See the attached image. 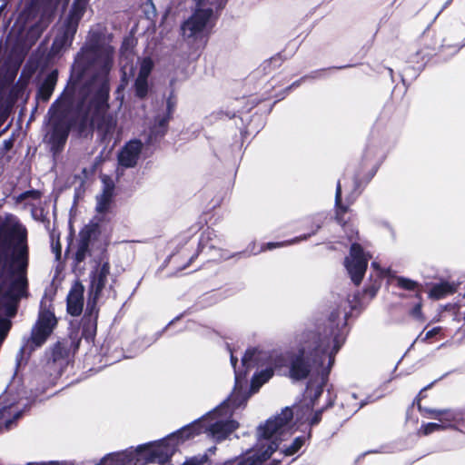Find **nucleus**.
<instances>
[{
  "instance_id": "obj_16",
  "label": "nucleus",
  "mask_w": 465,
  "mask_h": 465,
  "mask_svg": "<svg viewBox=\"0 0 465 465\" xmlns=\"http://www.w3.org/2000/svg\"><path fill=\"white\" fill-rule=\"evenodd\" d=\"M88 0H75L69 15V29L74 33L86 8Z\"/></svg>"
},
{
  "instance_id": "obj_5",
  "label": "nucleus",
  "mask_w": 465,
  "mask_h": 465,
  "mask_svg": "<svg viewBox=\"0 0 465 465\" xmlns=\"http://www.w3.org/2000/svg\"><path fill=\"white\" fill-rule=\"evenodd\" d=\"M196 10L182 25L183 35L195 41L203 38L213 25V0H194Z\"/></svg>"
},
{
  "instance_id": "obj_15",
  "label": "nucleus",
  "mask_w": 465,
  "mask_h": 465,
  "mask_svg": "<svg viewBox=\"0 0 465 465\" xmlns=\"http://www.w3.org/2000/svg\"><path fill=\"white\" fill-rule=\"evenodd\" d=\"M108 109V104L106 102V97L104 95H100L95 98L89 108L88 114L90 115L91 121L94 122L96 119L100 117H104Z\"/></svg>"
},
{
  "instance_id": "obj_27",
  "label": "nucleus",
  "mask_w": 465,
  "mask_h": 465,
  "mask_svg": "<svg viewBox=\"0 0 465 465\" xmlns=\"http://www.w3.org/2000/svg\"><path fill=\"white\" fill-rule=\"evenodd\" d=\"M411 315L417 320H423L420 302L417 303L411 311Z\"/></svg>"
},
{
  "instance_id": "obj_19",
  "label": "nucleus",
  "mask_w": 465,
  "mask_h": 465,
  "mask_svg": "<svg viewBox=\"0 0 465 465\" xmlns=\"http://www.w3.org/2000/svg\"><path fill=\"white\" fill-rule=\"evenodd\" d=\"M153 67V63L151 58H143L139 62V73L137 78L148 79Z\"/></svg>"
},
{
  "instance_id": "obj_31",
  "label": "nucleus",
  "mask_w": 465,
  "mask_h": 465,
  "mask_svg": "<svg viewBox=\"0 0 465 465\" xmlns=\"http://www.w3.org/2000/svg\"><path fill=\"white\" fill-rule=\"evenodd\" d=\"M358 234V232L355 231L354 229H351V235L349 236V240L350 241H352L353 240V235H357Z\"/></svg>"
},
{
  "instance_id": "obj_24",
  "label": "nucleus",
  "mask_w": 465,
  "mask_h": 465,
  "mask_svg": "<svg viewBox=\"0 0 465 465\" xmlns=\"http://www.w3.org/2000/svg\"><path fill=\"white\" fill-rule=\"evenodd\" d=\"M397 284L399 287L408 291H415L419 286L416 282L404 277H398Z\"/></svg>"
},
{
  "instance_id": "obj_20",
  "label": "nucleus",
  "mask_w": 465,
  "mask_h": 465,
  "mask_svg": "<svg viewBox=\"0 0 465 465\" xmlns=\"http://www.w3.org/2000/svg\"><path fill=\"white\" fill-rule=\"evenodd\" d=\"M55 84V76L50 74L41 86L40 94L44 100H48Z\"/></svg>"
},
{
  "instance_id": "obj_11",
  "label": "nucleus",
  "mask_w": 465,
  "mask_h": 465,
  "mask_svg": "<svg viewBox=\"0 0 465 465\" xmlns=\"http://www.w3.org/2000/svg\"><path fill=\"white\" fill-rule=\"evenodd\" d=\"M110 273L109 262H104L94 269L91 273V290L98 296L107 283Z\"/></svg>"
},
{
  "instance_id": "obj_12",
  "label": "nucleus",
  "mask_w": 465,
  "mask_h": 465,
  "mask_svg": "<svg viewBox=\"0 0 465 465\" xmlns=\"http://www.w3.org/2000/svg\"><path fill=\"white\" fill-rule=\"evenodd\" d=\"M83 287L74 285L67 296V310L71 315H79L83 310Z\"/></svg>"
},
{
  "instance_id": "obj_34",
  "label": "nucleus",
  "mask_w": 465,
  "mask_h": 465,
  "mask_svg": "<svg viewBox=\"0 0 465 465\" xmlns=\"http://www.w3.org/2000/svg\"><path fill=\"white\" fill-rule=\"evenodd\" d=\"M321 393H322V389H321V388H318V389H317V391H316L315 395H316V396H319V395H321Z\"/></svg>"
},
{
  "instance_id": "obj_7",
  "label": "nucleus",
  "mask_w": 465,
  "mask_h": 465,
  "mask_svg": "<svg viewBox=\"0 0 465 465\" xmlns=\"http://www.w3.org/2000/svg\"><path fill=\"white\" fill-rule=\"evenodd\" d=\"M424 412L427 418L438 420V422L421 425L420 432L423 435L451 427L453 422L460 419L459 414L451 410L425 409Z\"/></svg>"
},
{
  "instance_id": "obj_33",
  "label": "nucleus",
  "mask_w": 465,
  "mask_h": 465,
  "mask_svg": "<svg viewBox=\"0 0 465 465\" xmlns=\"http://www.w3.org/2000/svg\"><path fill=\"white\" fill-rule=\"evenodd\" d=\"M183 465H196V464L194 461L190 460V461L185 462Z\"/></svg>"
},
{
  "instance_id": "obj_22",
  "label": "nucleus",
  "mask_w": 465,
  "mask_h": 465,
  "mask_svg": "<svg viewBox=\"0 0 465 465\" xmlns=\"http://www.w3.org/2000/svg\"><path fill=\"white\" fill-rule=\"evenodd\" d=\"M136 96L144 98L148 94V82L146 79L136 78L134 83Z\"/></svg>"
},
{
  "instance_id": "obj_28",
  "label": "nucleus",
  "mask_w": 465,
  "mask_h": 465,
  "mask_svg": "<svg viewBox=\"0 0 465 465\" xmlns=\"http://www.w3.org/2000/svg\"><path fill=\"white\" fill-rule=\"evenodd\" d=\"M321 415H322V411H319L317 412H315L312 418L308 417L306 418V420L311 424V425H314V424H317L320 420H321Z\"/></svg>"
},
{
  "instance_id": "obj_21",
  "label": "nucleus",
  "mask_w": 465,
  "mask_h": 465,
  "mask_svg": "<svg viewBox=\"0 0 465 465\" xmlns=\"http://www.w3.org/2000/svg\"><path fill=\"white\" fill-rule=\"evenodd\" d=\"M341 188L340 182L337 183L336 188V195H335V204H336V217L339 223H341L342 221V215L347 212V207L343 206L341 203Z\"/></svg>"
},
{
  "instance_id": "obj_23",
  "label": "nucleus",
  "mask_w": 465,
  "mask_h": 465,
  "mask_svg": "<svg viewBox=\"0 0 465 465\" xmlns=\"http://www.w3.org/2000/svg\"><path fill=\"white\" fill-rule=\"evenodd\" d=\"M298 241H299V239H294V240H292L290 242H268L266 245L262 246L258 251L253 252V253L257 254V253H259L261 252H264V251H267V250H272L274 248H279V247L286 246V245L292 244L293 242H296Z\"/></svg>"
},
{
  "instance_id": "obj_18",
  "label": "nucleus",
  "mask_w": 465,
  "mask_h": 465,
  "mask_svg": "<svg viewBox=\"0 0 465 465\" xmlns=\"http://www.w3.org/2000/svg\"><path fill=\"white\" fill-rule=\"evenodd\" d=\"M273 375L272 369H266L257 374H255L252 381V390L253 392L258 391V389L265 383L267 381H269Z\"/></svg>"
},
{
  "instance_id": "obj_14",
  "label": "nucleus",
  "mask_w": 465,
  "mask_h": 465,
  "mask_svg": "<svg viewBox=\"0 0 465 465\" xmlns=\"http://www.w3.org/2000/svg\"><path fill=\"white\" fill-rule=\"evenodd\" d=\"M457 290L454 283L449 282H441L432 285L430 290L429 296L435 300L442 299L450 294H452Z\"/></svg>"
},
{
  "instance_id": "obj_35",
  "label": "nucleus",
  "mask_w": 465,
  "mask_h": 465,
  "mask_svg": "<svg viewBox=\"0 0 465 465\" xmlns=\"http://www.w3.org/2000/svg\"><path fill=\"white\" fill-rule=\"evenodd\" d=\"M351 399H353V400H356V399H357V395H356L355 393H351Z\"/></svg>"
},
{
  "instance_id": "obj_32",
  "label": "nucleus",
  "mask_w": 465,
  "mask_h": 465,
  "mask_svg": "<svg viewBox=\"0 0 465 465\" xmlns=\"http://www.w3.org/2000/svg\"><path fill=\"white\" fill-rule=\"evenodd\" d=\"M371 266H372L374 269H376V270H378V269H379V265H378V263H377L376 262H373L371 263Z\"/></svg>"
},
{
  "instance_id": "obj_36",
  "label": "nucleus",
  "mask_w": 465,
  "mask_h": 465,
  "mask_svg": "<svg viewBox=\"0 0 465 465\" xmlns=\"http://www.w3.org/2000/svg\"><path fill=\"white\" fill-rule=\"evenodd\" d=\"M112 460H113V457H108V458L105 459V462H108V461H110Z\"/></svg>"
},
{
  "instance_id": "obj_1",
  "label": "nucleus",
  "mask_w": 465,
  "mask_h": 465,
  "mask_svg": "<svg viewBox=\"0 0 465 465\" xmlns=\"http://www.w3.org/2000/svg\"><path fill=\"white\" fill-rule=\"evenodd\" d=\"M229 351L231 363L235 372V386L232 394L215 410L172 434L171 440H174L176 444L202 432H206L216 440H221L238 427V423L231 418L233 411L244 404L250 396L245 390L244 379L248 371L265 358V353L256 349L247 350L242 359V370H241L236 368L237 359L233 356L231 348H229Z\"/></svg>"
},
{
  "instance_id": "obj_3",
  "label": "nucleus",
  "mask_w": 465,
  "mask_h": 465,
  "mask_svg": "<svg viewBox=\"0 0 465 465\" xmlns=\"http://www.w3.org/2000/svg\"><path fill=\"white\" fill-rule=\"evenodd\" d=\"M335 334L322 335L308 331L301 335L290 368V376L294 380L305 379L311 371L327 377L334 364L335 355L341 348Z\"/></svg>"
},
{
  "instance_id": "obj_17",
  "label": "nucleus",
  "mask_w": 465,
  "mask_h": 465,
  "mask_svg": "<svg viewBox=\"0 0 465 465\" xmlns=\"http://www.w3.org/2000/svg\"><path fill=\"white\" fill-rule=\"evenodd\" d=\"M113 197V188L106 187L104 192L96 197V212L105 213L110 208Z\"/></svg>"
},
{
  "instance_id": "obj_10",
  "label": "nucleus",
  "mask_w": 465,
  "mask_h": 465,
  "mask_svg": "<svg viewBox=\"0 0 465 465\" xmlns=\"http://www.w3.org/2000/svg\"><path fill=\"white\" fill-rule=\"evenodd\" d=\"M143 143L138 140L130 141L118 155L119 163L124 167H133L137 163L142 152Z\"/></svg>"
},
{
  "instance_id": "obj_9",
  "label": "nucleus",
  "mask_w": 465,
  "mask_h": 465,
  "mask_svg": "<svg viewBox=\"0 0 465 465\" xmlns=\"http://www.w3.org/2000/svg\"><path fill=\"white\" fill-rule=\"evenodd\" d=\"M56 324V319L50 311H42L32 332V341L36 345L43 344Z\"/></svg>"
},
{
  "instance_id": "obj_2",
  "label": "nucleus",
  "mask_w": 465,
  "mask_h": 465,
  "mask_svg": "<svg viewBox=\"0 0 465 465\" xmlns=\"http://www.w3.org/2000/svg\"><path fill=\"white\" fill-rule=\"evenodd\" d=\"M229 351L231 363L235 372V386L232 394L215 410L172 434L171 440H174L176 444L202 432H206L216 440H221L238 427V423L231 418L233 411L244 404L250 396L245 390L244 379L248 371L265 358V353L256 349L247 350L242 359V370H241L236 368L237 359L233 356L231 348H229Z\"/></svg>"
},
{
  "instance_id": "obj_4",
  "label": "nucleus",
  "mask_w": 465,
  "mask_h": 465,
  "mask_svg": "<svg viewBox=\"0 0 465 465\" xmlns=\"http://www.w3.org/2000/svg\"><path fill=\"white\" fill-rule=\"evenodd\" d=\"M12 229L9 234V245L11 253L7 259L10 271V283L5 291V303L6 311L15 301L21 298L27 286L26 269L28 266V246L26 243V229L11 217L9 219Z\"/></svg>"
},
{
  "instance_id": "obj_29",
  "label": "nucleus",
  "mask_w": 465,
  "mask_h": 465,
  "mask_svg": "<svg viewBox=\"0 0 465 465\" xmlns=\"http://www.w3.org/2000/svg\"><path fill=\"white\" fill-rule=\"evenodd\" d=\"M440 331V327H435L429 331L426 332L425 337L422 339L423 341L429 340L432 338L433 336L439 334Z\"/></svg>"
},
{
  "instance_id": "obj_26",
  "label": "nucleus",
  "mask_w": 465,
  "mask_h": 465,
  "mask_svg": "<svg viewBox=\"0 0 465 465\" xmlns=\"http://www.w3.org/2000/svg\"><path fill=\"white\" fill-rule=\"evenodd\" d=\"M10 326L11 323L7 319L0 318V343L4 341L5 337L6 336L10 329Z\"/></svg>"
},
{
  "instance_id": "obj_6",
  "label": "nucleus",
  "mask_w": 465,
  "mask_h": 465,
  "mask_svg": "<svg viewBox=\"0 0 465 465\" xmlns=\"http://www.w3.org/2000/svg\"><path fill=\"white\" fill-rule=\"evenodd\" d=\"M371 256L363 252L362 248L358 243H352L350 254L345 258L344 265L355 284H359L365 273L368 261Z\"/></svg>"
},
{
  "instance_id": "obj_8",
  "label": "nucleus",
  "mask_w": 465,
  "mask_h": 465,
  "mask_svg": "<svg viewBox=\"0 0 465 465\" xmlns=\"http://www.w3.org/2000/svg\"><path fill=\"white\" fill-rule=\"evenodd\" d=\"M176 442L171 440V435L154 446L146 447L139 451L138 455L144 458L148 462L164 463L173 455Z\"/></svg>"
},
{
  "instance_id": "obj_30",
  "label": "nucleus",
  "mask_w": 465,
  "mask_h": 465,
  "mask_svg": "<svg viewBox=\"0 0 465 465\" xmlns=\"http://www.w3.org/2000/svg\"><path fill=\"white\" fill-rule=\"evenodd\" d=\"M366 404V402H363V401H361L359 403H356L353 405V407L356 409V410H359L361 409L362 406H364Z\"/></svg>"
},
{
  "instance_id": "obj_13",
  "label": "nucleus",
  "mask_w": 465,
  "mask_h": 465,
  "mask_svg": "<svg viewBox=\"0 0 465 465\" xmlns=\"http://www.w3.org/2000/svg\"><path fill=\"white\" fill-rule=\"evenodd\" d=\"M20 417V410L14 405L0 410V432L10 429Z\"/></svg>"
},
{
  "instance_id": "obj_25",
  "label": "nucleus",
  "mask_w": 465,
  "mask_h": 465,
  "mask_svg": "<svg viewBox=\"0 0 465 465\" xmlns=\"http://www.w3.org/2000/svg\"><path fill=\"white\" fill-rule=\"evenodd\" d=\"M174 106H175V102H173L172 99L169 98L168 101H167L168 115L159 119L158 124H159V127L161 128V130L160 131H156L157 133L163 132V130H164V128H165V126H166V124H167V123L169 121L170 114H172L173 109Z\"/></svg>"
}]
</instances>
